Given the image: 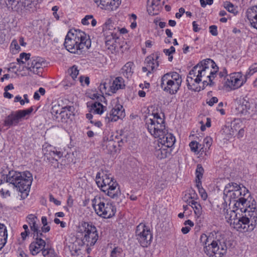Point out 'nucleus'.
Here are the masks:
<instances>
[{"label": "nucleus", "instance_id": "obj_1", "mask_svg": "<svg viewBox=\"0 0 257 257\" xmlns=\"http://www.w3.org/2000/svg\"><path fill=\"white\" fill-rule=\"evenodd\" d=\"M224 215L230 225L241 232L252 230L256 224L257 209L253 205L227 209Z\"/></svg>", "mask_w": 257, "mask_h": 257}, {"label": "nucleus", "instance_id": "obj_2", "mask_svg": "<svg viewBox=\"0 0 257 257\" xmlns=\"http://www.w3.org/2000/svg\"><path fill=\"white\" fill-rule=\"evenodd\" d=\"M218 70V67L211 59H207L201 61L190 71L187 76L186 81L188 88L198 91L200 87L198 85L201 82H202L203 87L211 85Z\"/></svg>", "mask_w": 257, "mask_h": 257}, {"label": "nucleus", "instance_id": "obj_3", "mask_svg": "<svg viewBox=\"0 0 257 257\" xmlns=\"http://www.w3.org/2000/svg\"><path fill=\"white\" fill-rule=\"evenodd\" d=\"M32 181V175L29 171L23 172L10 171L7 176V182L9 184L1 188L0 195L3 198L10 197L11 193L9 188L11 187V184H12L18 191L23 194V198H25L28 195Z\"/></svg>", "mask_w": 257, "mask_h": 257}, {"label": "nucleus", "instance_id": "obj_4", "mask_svg": "<svg viewBox=\"0 0 257 257\" xmlns=\"http://www.w3.org/2000/svg\"><path fill=\"white\" fill-rule=\"evenodd\" d=\"M64 45L71 53L80 55L91 46L89 36L79 29H71L66 36Z\"/></svg>", "mask_w": 257, "mask_h": 257}, {"label": "nucleus", "instance_id": "obj_5", "mask_svg": "<svg viewBox=\"0 0 257 257\" xmlns=\"http://www.w3.org/2000/svg\"><path fill=\"white\" fill-rule=\"evenodd\" d=\"M248 193V190L243 186H240L235 183H229L226 184L223 190V199L229 206L232 204L234 209L249 204V201L245 198Z\"/></svg>", "mask_w": 257, "mask_h": 257}, {"label": "nucleus", "instance_id": "obj_6", "mask_svg": "<svg viewBox=\"0 0 257 257\" xmlns=\"http://www.w3.org/2000/svg\"><path fill=\"white\" fill-rule=\"evenodd\" d=\"M200 242L204 252L209 257H222L226 252L227 247L225 243L219 240H214L210 235L202 234Z\"/></svg>", "mask_w": 257, "mask_h": 257}, {"label": "nucleus", "instance_id": "obj_7", "mask_svg": "<svg viewBox=\"0 0 257 257\" xmlns=\"http://www.w3.org/2000/svg\"><path fill=\"white\" fill-rule=\"evenodd\" d=\"M95 181L98 187L110 198L114 199L120 195L119 185L110 174L97 173Z\"/></svg>", "mask_w": 257, "mask_h": 257}, {"label": "nucleus", "instance_id": "obj_8", "mask_svg": "<svg viewBox=\"0 0 257 257\" xmlns=\"http://www.w3.org/2000/svg\"><path fill=\"white\" fill-rule=\"evenodd\" d=\"M103 33L106 48L112 54L116 53L118 47V29L114 27L110 20L103 25Z\"/></svg>", "mask_w": 257, "mask_h": 257}, {"label": "nucleus", "instance_id": "obj_9", "mask_svg": "<svg viewBox=\"0 0 257 257\" xmlns=\"http://www.w3.org/2000/svg\"><path fill=\"white\" fill-rule=\"evenodd\" d=\"M163 115L153 113L146 117L145 126L148 132L155 138H160L165 133V125Z\"/></svg>", "mask_w": 257, "mask_h": 257}, {"label": "nucleus", "instance_id": "obj_10", "mask_svg": "<svg viewBox=\"0 0 257 257\" xmlns=\"http://www.w3.org/2000/svg\"><path fill=\"white\" fill-rule=\"evenodd\" d=\"M91 205L95 213L104 218H109L114 215L116 210L106 198L97 195L91 200Z\"/></svg>", "mask_w": 257, "mask_h": 257}, {"label": "nucleus", "instance_id": "obj_11", "mask_svg": "<svg viewBox=\"0 0 257 257\" xmlns=\"http://www.w3.org/2000/svg\"><path fill=\"white\" fill-rule=\"evenodd\" d=\"M77 231L82 235V241L88 248L87 252L90 251V246L96 242L98 235L96 227L91 222H82L78 226Z\"/></svg>", "mask_w": 257, "mask_h": 257}, {"label": "nucleus", "instance_id": "obj_12", "mask_svg": "<svg viewBox=\"0 0 257 257\" xmlns=\"http://www.w3.org/2000/svg\"><path fill=\"white\" fill-rule=\"evenodd\" d=\"M182 81V77L178 73L171 72L162 76L160 85L164 91L174 94L179 89Z\"/></svg>", "mask_w": 257, "mask_h": 257}, {"label": "nucleus", "instance_id": "obj_13", "mask_svg": "<svg viewBox=\"0 0 257 257\" xmlns=\"http://www.w3.org/2000/svg\"><path fill=\"white\" fill-rule=\"evenodd\" d=\"M110 105L111 109L109 112L107 113L105 117V120L106 122L116 121L124 117L125 115L124 109L120 104L117 98L112 100Z\"/></svg>", "mask_w": 257, "mask_h": 257}, {"label": "nucleus", "instance_id": "obj_14", "mask_svg": "<svg viewBox=\"0 0 257 257\" xmlns=\"http://www.w3.org/2000/svg\"><path fill=\"white\" fill-rule=\"evenodd\" d=\"M246 80V76L241 72L231 73L226 76L224 86L229 90H235L243 85Z\"/></svg>", "mask_w": 257, "mask_h": 257}, {"label": "nucleus", "instance_id": "obj_15", "mask_svg": "<svg viewBox=\"0 0 257 257\" xmlns=\"http://www.w3.org/2000/svg\"><path fill=\"white\" fill-rule=\"evenodd\" d=\"M136 235L137 240L143 247H147L150 244L153 238L150 228L144 223H140L137 226Z\"/></svg>", "mask_w": 257, "mask_h": 257}, {"label": "nucleus", "instance_id": "obj_16", "mask_svg": "<svg viewBox=\"0 0 257 257\" xmlns=\"http://www.w3.org/2000/svg\"><path fill=\"white\" fill-rule=\"evenodd\" d=\"M33 110V108L31 107L27 109L19 110L12 112L5 118L4 125L8 127L17 125L26 115L30 114Z\"/></svg>", "mask_w": 257, "mask_h": 257}, {"label": "nucleus", "instance_id": "obj_17", "mask_svg": "<svg viewBox=\"0 0 257 257\" xmlns=\"http://www.w3.org/2000/svg\"><path fill=\"white\" fill-rule=\"evenodd\" d=\"M46 66V62L44 59L36 57L30 59L28 64L27 69L32 73L40 75L43 72V68Z\"/></svg>", "mask_w": 257, "mask_h": 257}, {"label": "nucleus", "instance_id": "obj_18", "mask_svg": "<svg viewBox=\"0 0 257 257\" xmlns=\"http://www.w3.org/2000/svg\"><path fill=\"white\" fill-rule=\"evenodd\" d=\"M44 236L43 234V235L33 236L34 240L29 245V250L32 255H36L41 251L42 252L43 250H45L46 242L42 238Z\"/></svg>", "mask_w": 257, "mask_h": 257}, {"label": "nucleus", "instance_id": "obj_19", "mask_svg": "<svg viewBox=\"0 0 257 257\" xmlns=\"http://www.w3.org/2000/svg\"><path fill=\"white\" fill-rule=\"evenodd\" d=\"M33 236L43 235L39 219L34 214H29L26 218Z\"/></svg>", "mask_w": 257, "mask_h": 257}, {"label": "nucleus", "instance_id": "obj_20", "mask_svg": "<svg viewBox=\"0 0 257 257\" xmlns=\"http://www.w3.org/2000/svg\"><path fill=\"white\" fill-rule=\"evenodd\" d=\"M93 2L101 10L108 11L115 10L120 4V0H97Z\"/></svg>", "mask_w": 257, "mask_h": 257}, {"label": "nucleus", "instance_id": "obj_21", "mask_svg": "<svg viewBox=\"0 0 257 257\" xmlns=\"http://www.w3.org/2000/svg\"><path fill=\"white\" fill-rule=\"evenodd\" d=\"M250 104L248 102L243 100L237 102L234 109V113L236 115L245 116L249 114Z\"/></svg>", "mask_w": 257, "mask_h": 257}, {"label": "nucleus", "instance_id": "obj_22", "mask_svg": "<svg viewBox=\"0 0 257 257\" xmlns=\"http://www.w3.org/2000/svg\"><path fill=\"white\" fill-rule=\"evenodd\" d=\"M118 142L114 141L111 136L110 138H104L102 147L104 150H106L110 154L116 153L119 150V147L118 146Z\"/></svg>", "mask_w": 257, "mask_h": 257}, {"label": "nucleus", "instance_id": "obj_23", "mask_svg": "<svg viewBox=\"0 0 257 257\" xmlns=\"http://www.w3.org/2000/svg\"><path fill=\"white\" fill-rule=\"evenodd\" d=\"M245 17L251 27L257 30V6L249 7L246 10Z\"/></svg>", "mask_w": 257, "mask_h": 257}, {"label": "nucleus", "instance_id": "obj_24", "mask_svg": "<svg viewBox=\"0 0 257 257\" xmlns=\"http://www.w3.org/2000/svg\"><path fill=\"white\" fill-rule=\"evenodd\" d=\"M154 155L159 159H164L170 154V149L165 146L157 142L155 145Z\"/></svg>", "mask_w": 257, "mask_h": 257}, {"label": "nucleus", "instance_id": "obj_25", "mask_svg": "<svg viewBox=\"0 0 257 257\" xmlns=\"http://www.w3.org/2000/svg\"><path fill=\"white\" fill-rule=\"evenodd\" d=\"M68 73L69 76L66 78L65 80L63 81V83L64 85L70 86L74 84L75 79L77 78V76L79 74V70L77 67L73 66L68 69Z\"/></svg>", "mask_w": 257, "mask_h": 257}, {"label": "nucleus", "instance_id": "obj_26", "mask_svg": "<svg viewBox=\"0 0 257 257\" xmlns=\"http://www.w3.org/2000/svg\"><path fill=\"white\" fill-rule=\"evenodd\" d=\"M157 142L162 144L163 145L169 149L174 145L175 142V138L172 134L166 133V131H165L164 135L159 138Z\"/></svg>", "mask_w": 257, "mask_h": 257}, {"label": "nucleus", "instance_id": "obj_27", "mask_svg": "<svg viewBox=\"0 0 257 257\" xmlns=\"http://www.w3.org/2000/svg\"><path fill=\"white\" fill-rule=\"evenodd\" d=\"M159 56L158 54H153L148 56L145 59L146 65L152 71L157 69L159 66Z\"/></svg>", "mask_w": 257, "mask_h": 257}, {"label": "nucleus", "instance_id": "obj_28", "mask_svg": "<svg viewBox=\"0 0 257 257\" xmlns=\"http://www.w3.org/2000/svg\"><path fill=\"white\" fill-rule=\"evenodd\" d=\"M125 87L124 79L121 77H117L113 80L110 86V90L112 93H115L118 90L122 89Z\"/></svg>", "mask_w": 257, "mask_h": 257}, {"label": "nucleus", "instance_id": "obj_29", "mask_svg": "<svg viewBox=\"0 0 257 257\" xmlns=\"http://www.w3.org/2000/svg\"><path fill=\"white\" fill-rule=\"evenodd\" d=\"M134 63L131 61L128 62L121 68L120 73L125 77L129 78L134 73Z\"/></svg>", "mask_w": 257, "mask_h": 257}, {"label": "nucleus", "instance_id": "obj_30", "mask_svg": "<svg viewBox=\"0 0 257 257\" xmlns=\"http://www.w3.org/2000/svg\"><path fill=\"white\" fill-rule=\"evenodd\" d=\"M8 233L6 226L0 223V250L7 243Z\"/></svg>", "mask_w": 257, "mask_h": 257}, {"label": "nucleus", "instance_id": "obj_31", "mask_svg": "<svg viewBox=\"0 0 257 257\" xmlns=\"http://www.w3.org/2000/svg\"><path fill=\"white\" fill-rule=\"evenodd\" d=\"M106 110V106L99 102H95L92 104L91 112L94 114H102Z\"/></svg>", "mask_w": 257, "mask_h": 257}, {"label": "nucleus", "instance_id": "obj_32", "mask_svg": "<svg viewBox=\"0 0 257 257\" xmlns=\"http://www.w3.org/2000/svg\"><path fill=\"white\" fill-rule=\"evenodd\" d=\"M71 107L69 106H66L63 107V109L62 112L60 114V115L58 116V122H66L70 116H71Z\"/></svg>", "mask_w": 257, "mask_h": 257}, {"label": "nucleus", "instance_id": "obj_33", "mask_svg": "<svg viewBox=\"0 0 257 257\" xmlns=\"http://www.w3.org/2000/svg\"><path fill=\"white\" fill-rule=\"evenodd\" d=\"M49 153L47 155L50 156V157L53 158L55 162H57L58 159H60L63 155V152L60 151L59 149L52 147H49V150H48Z\"/></svg>", "mask_w": 257, "mask_h": 257}, {"label": "nucleus", "instance_id": "obj_34", "mask_svg": "<svg viewBox=\"0 0 257 257\" xmlns=\"http://www.w3.org/2000/svg\"><path fill=\"white\" fill-rule=\"evenodd\" d=\"M189 205L193 208L195 216L198 218L200 217L202 213V208L200 204L196 200H192L189 202Z\"/></svg>", "mask_w": 257, "mask_h": 257}, {"label": "nucleus", "instance_id": "obj_35", "mask_svg": "<svg viewBox=\"0 0 257 257\" xmlns=\"http://www.w3.org/2000/svg\"><path fill=\"white\" fill-rule=\"evenodd\" d=\"M63 109V107L59 104L56 103L53 105L51 108V113L54 119L58 121V116L60 115Z\"/></svg>", "mask_w": 257, "mask_h": 257}, {"label": "nucleus", "instance_id": "obj_36", "mask_svg": "<svg viewBox=\"0 0 257 257\" xmlns=\"http://www.w3.org/2000/svg\"><path fill=\"white\" fill-rule=\"evenodd\" d=\"M198 195L193 190H189L188 192L185 193L183 197V199L184 201L188 202L192 200H197L198 199Z\"/></svg>", "mask_w": 257, "mask_h": 257}, {"label": "nucleus", "instance_id": "obj_37", "mask_svg": "<svg viewBox=\"0 0 257 257\" xmlns=\"http://www.w3.org/2000/svg\"><path fill=\"white\" fill-rule=\"evenodd\" d=\"M204 169L201 165H198L195 171L196 186H199L201 183V180L202 178Z\"/></svg>", "mask_w": 257, "mask_h": 257}, {"label": "nucleus", "instance_id": "obj_38", "mask_svg": "<svg viewBox=\"0 0 257 257\" xmlns=\"http://www.w3.org/2000/svg\"><path fill=\"white\" fill-rule=\"evenodd\" d=\"M222 134L225 136L226 139H229L234 136L235 132L230 125H226L222 128Z\"/></svg>", "mask_w": 257, "mask_h": 257}, {"label": "nucleus", "instance_id": "obj_39", "mask_svg": "<svg viewBox=\"0 0 257 257\" xmlns=\"http://www.w3.org/2000/svg\"><path fill=\"white\" fill-rule=\"evenodd\" d=\"M161 0H148V8L150 11H158L160 8Z\"/></svg>", "mask_w": 257, "mask_h": 257}, {"label": "nucleus", "instance_id": "obj_40", "mask_svg": "<svg viewBox=\"0 0 257 257\" xmlns=\"http://www.w3.org/2000/svg\"><path fill=\"white\" fill-rule=\"evenodd\" d=\"M230 125L235 133L239 129L241 128L240 127L242 125V121L240 119H235L231 121Z\"/></svg>", "mask_w": 257, "mask_h": 257}, {"label": "nucleus", "instance_id": "obj_41", "mask_svg": "<svg viewBox=\"0 0 257 257\" xmlns=\"http://www.w3.org/2000/svg\"><path fill=\"white\" fill-rule=\"evenodd\" d=\"M124 253L121 248L115 247L111 251L110 257H123Z\"/></svg>", "mask_w": 257, "mask_h": 257}, {"label": "nucleus", "instance_id": "obj_42", "mask_svg": "<svg viewBox=\"0 0 257 257\" xmlns=\"http://www.w3.org/2000/svg\"><path fill=\"white\" fill-rule=\"evenodd\" d=\"M224 8L227 10L229 12L233 14H236L237 13V10L236 8L234 6L229 2H225L223 4Z\"/></svg>", "mask_w": 257, "mask_h": 257}, {"label": "nucleus", "instance_id": "obj_43", "mask_svg": "<svg viewBox=\"0 0 257 257\" xmlns=\"http://www.w3.org/2000/svg\"><path fill=\"white\" fill-rule=\"evenodd\" d=\"M30 54L29 53H22L20 55V57L17 59V61L19 64H23L28 60H30Z\"/></svg>", "mask_w": 257, "mask_h": 257}, {"label": "nucleus", "instance_id": "obj_44", "mask_svg": "<svg viewBox=\"0 0 257 257\" xmlns=\"http://www.w3.org/2000/svg\"><path fill=\"white\" fill-rule=\"evenodd\" d=\"M41 222L43 224V226L41 227L42 233L49 232L50 230V227L48 225L47 217L46 216H42Z\"/></svg>", "mask_w": 257, "mask_h": 257}, {"label": "nucleus", "instance_id": "obj_45", "mask_svg": "<svg viewBox=\"0 0 257 257\" xmlns=\"http://www.w3.org/2000/svg\"><path fill=\"white\" fill-rule=\"evenodd\" d=\"M11 51L13 53H17L19 52L21 49L20 46L18 44V42L16 39L12 40L10 45Z\"/></svg>", "mask_w": 257, "mask_h": 257}, {"label": "nucleus", "instance_id": "obj_46", "mask_svg": "<svg viewBox=\"0 0 257 257\" xmlns=\"http://www.w3.org/2000/svg\"><path fill=\"white\" fill-rule=\"evenodd\" d=\"M42 254L45 257H58L54 250L51 248H47L43 250Z\"/></svg>", "mask_w": 257, "mask_h": 257}, {"label": "nucleus", "instance_id": "obj_47", "mask_svg": "<svg viewBox=\"0 0 257 257\" xmlns=\"http://www.w3.org/2000/svg\"><path fill=\"white\" fill-rule=\"evenodd\" d=\"M189 146L190 147L191 150L195 153L198 152L199 149H200L201 151L203 149V148H201V146L200 144L195 141L191 142L189 144Z\"/></svg>", "mask_w": 257, "mask_h": 257}, {"label": "nucleus", "instance_id": "obj_48", "mask_svg": "<svg viewBox=\"0 0 257 257\" xmlns=\"http://www.w3.org/2000/svg\"><path fill=\"white\" fill-rule=\"evenodd\" d=\"M257 72V64H254L252 65L246 71L245 74L246 76V78L251 76L254 73Z\"/></svg>", "mask_w": 257, "mask_h": 257}, {"label": "nucleus", "instance_id": "obj_49", "mask_svg": "<svg viewBox=\"0 0 257 257\" xmlns=\"http://www.w3.org/2000/svg\"><path fill=\"white\" fill-rule=\"evenodd\" d=\"M164 53L168 55V60L169 61H171L173 59V56L172 54L175 53V48L173 46H171L169 49H165L164 50Z\"/></svg>", "mask_w": 257, "mask_h": 257}, {"label": "nucleus", "instance_id": "obj_50", "mask_svg": "<svg viewBox=\"0 0 257 257\" xmlns=\"http://www.w3.org/2000/svg\"><path fill=\"white\" fill-rule=\"evenodd\" d=\"M45 89L43 87H40L38 90L36 91L34 94L33 98L35 100H39L41 95H44L45 93Z\"/></svg>", "mask_w": 257, "mask_h": 257}, {"label": "nucleus", "instance_id": "obj_51", "mask_svg": "<svg viewBox=\"0 0 257 257\" xmlns=\"http://www.w3.org/2000/svg\"><path fill=\"white\" fill-rule=\"evenodd\" d=\"M21 2V0H8V5L11 7L12 9L17 11L18 6Z\"/></svg>", "mask_w": 257, "mask_h": 257}, {"label": "nucleus", "instance_id": "obj_52", "mask_svg": "<svg viewBox=\"0 0 257 257\" xmlns=\"http://www.w3.org/2000/svg\"><path fill=\"white\" fill-rule=\"evenodd\" d=\"M198 188V192L203 200H205L207 198V194L204 188L202 187L201 183H200L199 186H196Z\"/></svg>", "mask_w": 257, "mask_h": 257}, {"label": "nucleus", "instance_id": "obj_53", "mask_svg": "<svg viewBox=\"0 0 257 257\" xmlns=\"http://www.w3.org/2000/svg\"><path fill=\"white\" fill-rule=\"evenodd\" d=\"M90 98L92 99H96L101 102L103 101L104 102H105V97L102 95L97 93H93L90 95Z\"/></svg>", "mask_w": 257, "mask_h": 257}, {"label": "nucleus", "instance_id": "obj_54", "mask_svg": "<svg viewBox=\"0 0 257 257\" xmlns=\"http://www.w3.org/2000/svg\"><path fill=\"white\" fill-rule=\"evenodd\" d=\"M212 144V139L210 137H206L203 140V147L205 149H209Z\"/></svg>", "mask_w": 257, "mask_h": 257}, {"label": "nucleus", "instance_id": "obj_55", "mask_svg": "<svg viewBox=\"0 0 257 257\" xmlns=\"http://www.w3.org/2000/svg\"><path fill=\"white\" fill-rule=\"evenodd\" d=\"M137 16L135 14H132L130 17L131 24V27L132 29H134L137 27V24L136 22Z\"/></svg>", "mask_w": 257, "mask_h": 257}, {"label": "nucleus", "instance_id": "obj_56", "mask_svg": "<svg viewBox=\"0 0 257 257\" xmlns=\"http://www.w3.org/2000/svg\"><path fill=\"white\" fill-rule=\"evenodd\" d=\"M79 80L82 85H88L89 84V78L88 77L80 76L79 78Z\"/></svg>", "mask_w": 257, "mask_h": 257}, {"label": "nucleus", "instance_id": "obj_57", "mask_svg": "<svg viewBox=\"0 0 257 257\" xmlns=\"http://www.w3.org/2000/svg\"><path fill=\"white\" fill-rule=\"evenodd\" d=\"M90 19H92V15H86L81 20V23L83 25H88L90 23Z\"/></svg>", "mask_w": 257, "mask_h": 257}, {"label": "nucleus", "instance_id": "obj_58", "mask_svg": "<svg viewBox=\"0 0 257 257\" xmlns=\"http://www.w3.org/2000/svg\"><path fill=\"white\" fill-rule=\"evenodd\" d=\"M209 32L213 36H217L218 34L217 26L215 25L210 26Z\"/></svg>", "mask_w": 257, "mask_h": 257}, {"label": "nucleus", "instance_id": "obj_59", "mask_svg": "<svg viewBox=\"0 0 257 257\" xmlns=\"http://www.w3.org/2000/svg\"><path fill=\"white\" fill-rule=\"evenodd\" d=\"M217 102L218 98L216 97H212L207 101V103L210 106H212L214 103H216Z\"/></svg>", "mask_w": 257, "mask_h": 257}, {"label": "nucleus", "instance_id": "obj_60", "mask_svg": "<svg viewBox=\"0 0 257 257\" xmlns=\"http://www.w3.org/2000/svg\"><path fill=\"white\" fill-rule=\"evenodd\" d=\"M223 105H224L223 103L222 102H220L218 104V106H217V107L216 108L217 110L219 111L222 115H223V114H225L224 110L222 108V107H223Z\"/></svg>", "mask_w": 257, "mask_h": 257}, {"label": "nucleus", "instance_id": "obj_61", "mask_svg": "<svg viewBox=\"0 0 257 257\" xmlns=\"http://www.w3.org/2000/svg\"><path fill=\"white\" fill-rule=\"evenodd\" d=\"M15 102H20L22 105H24L25 103V101L22 99V97L20 95H17L15 97Z\"/></svg>", "mask_w": 257, "mask_h": 257}, {"label": "nucleus", "instance_id": "obj_62", "mask_svg": "<svg viewBox=\"0 0 257 257\" xmlns=\"http://www.w3.org/2000/svg\"><path fill=\"white\" fill-rule=\"evenodd\" d=\"M185 13V9L183 8H181L179 10V12L176 14V17L178 19H180L183 14Z\"/></svg>", "mask_w": 257, "mask_h": 257}, {"label": "nucleus", "instance_id": "obj_63", "mask_svg": "<svg viewBox=\"0 0 257 257\" xmlns=\"http://www.w3.org/2000/svg\"><path fill=\"white\" fill-rule=\"evenodd\" d=\"M142 71L143 72H147V75L148 76H149L150 74H151L152 71L147 65L143 67Z\"/></svg>", "mask_w": 257, "mask_h": 257}, {"label": "nucleus", "instance_id": "obj_64", "mask_svg": "<svg viewBox=\"0 0 257 257\" xmlns=\"http://www.w3.org/2000/svg\"><path fill=\"white\" fill-rule=\"evenodd\" d=\"M29 233H30L29 231H24L22 232L21 233V237L23 239V240H25L26 238H27V237L29 234Z\"/></svg>", "mask_w": 257, "mask_h": 257}]
</instances>
